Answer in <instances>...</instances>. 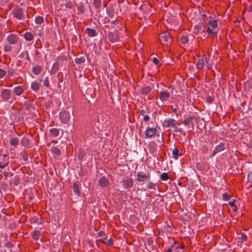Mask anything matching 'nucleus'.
<instances>
[{
  "label": "nucleus",
  "mask_w": 252,
  "mask_h": 252,
  "mask_svg": "<svg viewBox=\"0 0 252 252\" xmlns=\"http://www.w3.org/2000/svg\"><path fill=\"white\" fill-rule=\"evenodd\" d=\"M208 59H209L204 54L198 57V59L196 63L197 68L202 69L206 66L208 70L212 68V64L209 63Z\"/></svg>",
  "instance_id": "obj_1"
},
{
  "label": "nucleus",
  "mask_w": 252,
  "mask_h": 252,
  "mask_svg": "<svg viewBox=\"0 0 252 252\" xmlns=\"http://www.w3.org/2000/svg\"><path fill=\"white\" fill-rule=\"evenodd\" d=\"M207 25V33L209 34H211L213 36H216L219 30L218 21L216 20H209Z\"/></svg>",
  "instance_id": "obj_2"
},
{
  "label": "nucleus",
  "mask_w": 252,
  "mask_h": 252,
  "mask_svg": "<svg viewBox=\"0 0 252 252\" xmlns=\"http://www.w3.org/2000/svg\"><path fill=\"white\" fill-rule=\"evenodd\" d=\"M151 178V174L149 172H139L136 175V180L138 182L149 181Z\"/></svg>",
  "instance_id": "obj_3"
},
{
  "label": "nucleus",
  "mask_w": 252,
  "mask_h": 252,
  "mask_svg": "<svg viewBox=\"0 0 252 252\" xmlns=\"http://www.w3.org/2000/svg\"><path fill=\"white\" fill-rule=\"evenodd\" d=\"M176 125V121L175 119L172 118H168L165 119L162 123V126L166 127H175Z\"/></svg>",
  "instance_id": "obj_4"
},
{
  "label": "nucleus",
  "mask_w": 252,
  "mask_h": 252,
  "mask_svg": "<svg viewBox=\"0 0 252 252\" xmlns=\"http://www.w3.org/2000/svg\"><path fill=\"white\" fill-rule=\"evenodd\" d=\"M14 17L18 20H21L24 17L23 9L20 7L15 8L13 10Z\"/></svg>",
  "instance_id": "obj_5"
},
{
  "label": "nucleus",
  "mask_w": 252,
  "mask_h": 252,
  "mask_svg": "<svg viewBox=\"0 0 252 252\" xmlns=\"http://www.w3.org/2000/svg\"><path fill=\"white\" fill-rule=\"evenodd\" d=\"M198 120V118L194 115L189 116L183 121V123L186 126H189L190 124L193 125V122H197Z\"/></svg>",
  "instance_id": "obj_6"
},
{
  "label": "nucleus",
  "mask_w": 252,
  "mask_h": 252,
  "mask_svg": "<svg viewBox=\"0 0 252 252\" xmlns=\"http://www.w3.org/2000/svg\"><path fill=\"white\" fill-rule=\"evenodd\" d=\"M225 149V144L223 143H220L218 145L215 147L213 150L211 157H214L217 153H219Z\"/></svg>",
  "instance_id": "obj_7"
},
{
  "label": "nucleus",
  "mask_w": 252,
  "mask_h": 252,
  "mask_svg": "<svg viewBox=\"0 0 252 252\" xmlns=\"http://www.w3.org/2000/svg\"><path fill=\"white\" fill-rule=\"evenodd\" d=\"M108 39L109 41L114 43L119 40V33L117 31L109 32L108 34Z\"/></svg>",
  "instance_id": "obj_8"
},
{
  "label": "nucleus",
  "mask_w": 252,
  "mask_h": 252,
  "mask_svg": "<svg viewBox=\"0 0 252 252\" xmlns=\"http://www.w3.org/2000/svg\"><path fill=\"white\" fill-rule=\"evenodd\" d=\"M157 132V129L156 127H148L145 131V137L146 138H150L153 136L155 135Z\"/></svg>",
  "instance_id": "obj_9"
},
{
  "label": "nucleus",
  "mask_w": 252,
  "mask_h": 252,
  "mask_svg": "<svg viewBox=\"0 0 252 252\" xmlns=\"http://www.w3.org/2000/svg\"><path fill=\"white\" fill-rule=\"evenodd\" d=\"M60 117L62 122L66 124L69 121L70 116L69 112L64 111L60 113Z\"/></svg>",
  "instance_id": "obj_10"
},
{
  "label": "nucleus",
  "mask_w": 252,
  "mask_h": 252,
  "mask_svg": "<svg viewBox=\"0 0 252 252\" xmlns=\"http://www.w3.org/2000/svg\"><path fill=\"white\" fill-rule=\"evenodd\" d=\"M158 38L160 41L163 44L170 39V35L168 32H163L159 34Z\"/></svg>",
  "instance_id": "obj_11"
},
{
  "label": "nucleus",
  "mask_w": 252,
  "mask_h": 252,
  "mask_svg": "<svg viewBox=\"0 0 252 252\" xmlns=\"http://www.w3.org/2000/svg\"><path fill=\"white\" fill-rule=\"evenodd\" d=\"M11 91L8 89H4L1 92V97L5 101L8 100L11 97Z\"/></svg>",
  "instance_id": "obj_12"
},
{
  "label": "nucleus",
  "mask_w": 252,
  "mask_h": 252,
  "mask_svg": "<svg viewBox=\"0 0 252 252\" xmlns=\"http://www.w3.org/2000/svg\"><path fill=\"white\" fill-rule=\"evenodd\" d=\"M123 185L125 189H128L131 188L133 186V180L132 178H127L123 180Z\"/></svg>",
  "instance_id": "obj_13"
},
{
  "label": "nucleus",
  "mask_w": 252,
  "mask_h": 252,
  "mask_svg": "<svg viewBox=\"0 0 252 252\" xmlns=\"http://www.w3.org/2000/svg\"><path fill=\"white\" fill-rule=\"evenodd\" d=\"M21 144L23 146L27 148H31L33 146V144L32 142L28 137H23L22 138Z\"/></svg>",
  "instance_id": "obj_14"
},
{
  "label": "nucleus",
  "mask_w": 252,
  "mask_h": 252,
  "mask_svg": "<svg viewBox=\"0 0 252 252\" xmlns=\"http://www.w3.org/2000/svg\"><path fill=\"white\" fill-rule=\"evenodd\" d=\"M6 39L10 44H15L18 41V36L16 34L11 33L7 36Z\"/></svg>",
  "instance_id": "obj_15"
},
{
  "label": "nucleus",
  "mask_w": 252,
  "mask_h": 252,
  "mask_svg": "<svg viewBox=\"0 0 252 252\" xmlns=\"http://www.w3.org/2000/svg\"><path fill=\"white\" fill-rule=\"evenodd\" d=\"M170 96V94L169 92L166 91H161L159 94V98L162 101H167L169 100Z\"/></svg>",
  "instance_id": "obj_16"
},
{
  "label": "nucleus",
  "mask_w": 252,
  "mask_h": 252,
  "mask_svg": "<svg viewBox=\"0 0 252 252\" xmlns=\"http://www.w3.org/2000/svg\"><path fill=\"white\" fill-rule=\"evenodd\" d=\"M109 184L108 179L104 176L98 180V184L101 188H106L109 186Z\"/></svg>",
  "instance_id": "obj_17"
},
{
  "label": "nucleus",
  "mask_w": 252,
  "mask_h": 252,
  "mask_svg": "<svg viewBox=\"0 0 252 252\" xmlns=\"http://www.w3.org/2000/svg\"><path fill=\"white\" fill-rule=\"evenodd\" d=\"M9 163V159L7 155L2 156V160L0 161V168H4L6 167Z\"/></svg>",
  "instance_id": "obj_18"
},
{
  "label": "nucleus",
  "mask_w": 252,
  "mask_h": 252,
  "mask_svg": "<svg viewBox=\"0 0 252 252\" xmlns=\"http://www.w3.org/2000/svg\"><path fill=\"white\" fill-rule=\"evenodd\" d=\"M13 92L16 95H20L24 92L23 88L21 86H17L13 89Z\"/></svg>",
  "instance_id": "obj_19"
},
{
  "label": "nucleus",
  "mask_w": 252,
  "mask_h": 252,
  "mask_svg": "<svg viewBox=\"0 0 252 252\" xmlns=\"http://www.w3.org/2000/svg\"><path fill=\"white\" fill-rule=\"evenodd\" d=\"M30 221L31 223H35L40 224L42 223V220L40 217L33 216L30 218Z\"/></svg>",
  "instance_id": "obj_20"
},
{
  "label": "nucleus",
  "mask_w": 252,
  "mask_h": 252,
  "mask_svg": "<svg viewBox=\"0 0 252 252\" xmlns=\"http://www.w3.org/2000/svg\"><path fill=\"white\" fill-rule=\"evenodd\" d=\"M85 33H87L89 37H91L95 36L96 34L95 30L89 28L85 30Z\"/></svg>",
  "instance_id": "obj_21"
},
{
  "label": "nucleus",
  "mask_w": 252,
  "mask_h": 252,
  "mask_svg": "<svg viewBox=\"0 0 252 252\" xmlns=\"http://www.w3.org/2000/svg\"><path fill=\"white\" fill-rule=\"evenodd\" d=\"M40 83L37 81H33L31 84V89L34 92H38L40 88Z\"/></svg>",
  "instance_id": "obj_22"
},
{
  "label": "nucleus",
  "mask_w": 252,
  "mask_h": 252,
  "mask_svg": "<svg viewBox=\"0 0 252 252\" xmlns=\"http://www.w3.org/2000/svg\"><path fill=\"white\" fill-rule=\"evenodd\" d=\"M19 143V139L17 137H12L9 141L10 145L13 147H17Z\"/></svg>",
  "instance_id": "obj_23"
},
{
  "label": "nucleus",
  "mask_w": 252,
  "mask_h": 252,
  "mask_svg": "<svg viewBox=\"0 0 252 252\" xmlns=\"http://www.w3.org/2000/svg\"><path fill=\"white\" fill-rule=\"evenodd\" d=\"M51 152L54 156L58 157L61 155L60 150L56 147H52L51 148Z\"/></svg>",
  "instance_id": "obj_24"
},
{
  "label": "nucleus",
  "mask_w": 252,
  "mask_h": 252,
  "mask_svg": "<svg viewBox=\"0 0 252 252\" xmlns=\"http://www.w3.org/2000/svg\"><path fill=\"white\" fill-rule=\"evenodd\" d=\"M32 237L34 240H37L39 239L41 232L38 230H34L33 231L32 234Z\"/></svg>",
  "instance_id": "obj_25"
},
{
  "label": "nucleus",
  "mask_w": 252,
  "mask_h": 252,
  "mask_svg": "<svg viewBox=\"0 0 252 252\" xmlns=\"http://www.w3.org/2000/svg\"><path fill=\"white\" fill-rule=\"evenodd\" d=\"M24 37L27 41H30L33 39V35L31 32H26L24 35Z\"/></svg>",
  "instance_id": "obj_26"
},
{
  "label": "nucleus",
  "mask_w": 252,
  "mask_h": 252,
  "mask_svg": "<svg viewBox=\"0 0 252 252\" xmlns=\"http://www.w3.org/2000/svg\"><path fill=\"white\" fill-rule=\"evenodd\" d=\"M179 156H181V154L179 153L178 149L175 147L172 151V158L175 159H177Z\"/></svg>",
  "instance_id": "obj_27"
},
{
  "label": "nucleus",
  "mask_w": 252,
  "mask_h": 252,
  "mask_svg": "<svg viewBox=\"0 0 252 252\" xmlns=\"http://www.w3.org/2000/svg\"><path fill=\"white\" fill-rule=\"evenodd\" d=\"M41 70H42V68L39 65L34 66L32 68V72L36 75L39 74L40 73Z\"/></svg>",
  "instance_id": "obj_28"
},
{
  "label": "nucleus",
  "mask_w": 252,
  "mask_h": 252,
  "mask_svg": "<svg viewBox=\"0 0 252 252\" xmlns=\"http://www.w3.org/2000/svg\"><path fill=\"white\" fill-rule=\"evenodd\" d=\"M152 90L150 87H145L142 88L141 93L144 95H148L151 94Z\"/></svg>",
  "instance_id": "obj_29"
},
{
  "label": "nucleus",
  "mask_w": 252,
  "mask_h": 252,
  "mask_svg": "<svg viewBox=\"0 0 252 252\" xmlns=\"http://www.w3.org/2000/svg\"><path fill=\"white\" fill-rule=\"evenodd\" d=\"M50 134L52 137H57L59 134V131L58 129L53 128L50 129Z\"/></svg>",
  "instance_id": "obj_30"
},
{
  "label": "nucleus",
  "mask_w": 252,
  "mask_h": 252,
  "mask_svg": "<svg viewBox=\"0 0 252 252\" xmlns=\"http://www.w3.org/2000/svg\"><path fill=\"white\" fill-rule=\"evenodd\" d=\"M73 191L74 193L77 195H80V191L79 190V188L78 185L76 183H74L73 185Z\"/></svg>",
  "instance_id": "obj_31"
},
{
  "label": "nucleus",
  "mask_w": 252,
  "mask_h": 252,
  "mask_svg": "<svg viewBox=\"0 0 252 252\" xmlns=\"http://www.w3.org/2000/svg\"><path fill=\"white\" fill-rule=\"evenodd\" d=\"M93 4L95 8L99 9L101 6V0H94Z\"/></svg>",
  "instance_id": "obj_32"
},
{
  "label": "nucleus",
  "mask_w": 252,
  "mask_h": 252,
  "mask_svg": "<svg viewBox=\"0 0 252 252\" xmlns=\"http://www.w3.org/2000/svg\"><path fill=\"white\" fill-rule=\"evenodd\" d=\"M19 57L20 58H25L29 61H30L31 60L29 53L27 51H25L24 52L21 53Z\"/></svg>",
  "instance_id": "obj_33"
},
{
  "label": "nucleus",
  "mask_w": 252,
  "mask_h": 252,
  "mask_svg": "<svg viewBox=\"0 0 252 252\" xmlns=\"http://www.w3.org/2000/svg\"><path fill=\"white\" fill-rule=\"evenodd\" d=\"M44 21V19L43 17L38 16L36 17L35 19V22L37 24H41Z\"/></svg>",
  "instance_id": "obj_34"
},
{
  "label": "nucleus",
  "mask_w": 252,
  "mask_h": 252,
  "mask_svg": "<svg viewBox=\"0 0 252 252\" xmlns=\"http://www.w3.org/2000/svg\"><path fill=\"white\" fill-rule=\"evenodd\" d=\"M180 41L183 44H186L189 41V38L187 35H182L180 38Z\"/></svg>",
  "instance_id": "obj_35"
},
{
  "label": "nucleus",
  "mask_w": 252,
  "mask_h": 252,
  "mask_svg": "<svg viewBox=\"0 0 252 252\" xmlns=\"http://www.w3.org/2000/svg\"><path fill=\"white\" fill-rule=\"evenodd\" d=\"M160 178L163 181H167L169 178V176L167 173L163 172L160 174Z\"/></svg>",
  "instance_id": "obj_36"
},
{
  "label": "nucleus",
  "mask_w": 252,
  "mask_h": 252,
  "mask_svg": "<svg viewBox=\"0 0 252 252\" xmlns=\"http://www.w3.org/2000/svg\"><path fill=\"white\" fill-rule=\"evenodd\" d=\"M85 61L84 57H82L81 58H77L75 59V62L77 64H80L82 63H84Z\"/></svg>",
  "instance_id": "obj_37"
},
{
  "label": "nucleus",
  "mask_w": 252,
  "mask_h": 252,
  "mask_svg": "<svg viewBox=\"0 0 252 252\" xmlns=\"http://www.w3.org/2000/svg\"><path fill=\"white\" fill-rule=\"evenodd\" d=\"M156 186H157L156 184L153 183L152 182H150L147 186V188L149 189H155Z\"/></svg>",
  "instance_id": "obj_38"
},
{
  "label": "nucleus",
  "mask_w": 252,
  "mask_h": 252,
  "mask_svg": "<svg viewBox=\"0 0 252 252\" xmlns=\"http://www.w3.org/2000/svg\"><path fill=\"white\" fill-rule=\"evenodd\" d=\"M6 74V71L3 69L0 68V79L4 77Z\"/></svg>",
  "instance_id": "obj_39"
},
{
  "label": "nucleus",
  "mask_w": 252,
  "mask_h": 252,
  "mask_svg": "<svg viewBox=\"0 0 252 252\" xmlns=\"http://www.w3.org/2000/svg\"><path fill=\"white\" fill-rule=\"evenodd\" d=\"M248 181L251 184L250 186L252 185V171L250 172L248 175Z\"/></svg>",
  "instance_id": "obj_40"
},
{
  "label": "nucleus",
  "mask_w": 252,
  "mask_h": 252,
  "mask_svg": "<svg viewBox=\"0 0 252 252\" xmlns=\"http://www.w3.org/2000/svg\"><path fill=\"white\" fill-rule=\"evenodd\" d=\"M12 47L9 45H6L4 46L3 50L5 52H9L11 50Z\"/></svg>",
  "instance_id": "obj_41"
},
{
  "label": "nucleus",
  "mask_w": 252,
  "mask_h": 252,
  "mask_svg": "<svg viewBox=\"0 0 252 252\" xmlns=\"http://www.w3.org/2000/svg\"><path fill=\"white\" fill-rule=\"evenodd\" d=\"M222 199L224 201H227L230 199V196L227 193H224L222 194Z\"/></svg>",
  "instance_id": "obj_42"
},
{
  "label": "nucleus",
  "mask_w": 252,
  "mask_h": 252,
  "mask_svg": "<svg viewBox=\"0 0 252 252\" xmlns=\"http://www.w3.org/2000/svg\"><path fill=\"white\" fill-rule=\"evenodd\" d=\"M7 73L8 75H10L11 76H13L14 74V71L13 68H8L7 69Z\"/></svg>",
  "instance_id": "obj_43"
},
{
  "label": "nucleus",
  "mask_w": 252,
  "mask_h": 252,
  "mask_svg": "<svg viewBox=\"0 0 252 252\" xmlns=\"http://www.w3.org/2000/svg\"><path fill=\"white\" fill-rule=\"evenodd\" d=\"M107 14L109 15V17H113L114 16V13L111 10V8H109V9H108L107 10Z\"/></svg>",
  "instance_id": "obj_44"
},
{
  "label": "nucleus",
  "mask_w": 252,
  "mask_h": 252,
  "mask_svg": "<svg viewBox=\"0 0 252 252\" xmlns=\"http://www.w3.org/2000/svg\"><path fill=\"white\" fill-rule=\"evenodd\" d=\"M44 85L46 87H48L49 86V80L48 77H46L44 80Z\"/></svg>",
  "instance_id": "obj_45"
},
{
  "label": "nucleus",
  "mask_w": 252,
  "mask_h": 252,
  "mask_svg": "<svg viewBox=\"0 0 252 252\" xmlns=\"http://www.w3.org/2000/svg\"><path fill=\"white\" fill-rule=\"evenodd\" d=\"M174 128V131L175 132H180L182 133V129L181 128L177 127L176 126L175 127H173Z\"/></svg>",
  "instance_id": "obj_46"
},
{
  "label": "nucleus",
  "mask_w": 252,
  "mask_h": 252,
  "mask_svg": "<svg viewBox=\"0 0 252 252\" xmlns=\"http://www.w3.org/2000/svg\"><path fill=\"white\" fill-rule=\"evenodd\" d=\"M106 244L108 246H111L113 245V241L111 238L107 240Z\"/></svg>",
  "instance_id": "obj_47"
},
{
  "label": "nucleus",
  "mask_w": 252,
  "mask_h": 252,
  "mask_svg": "<svg viewBox=\"0 0 252 252\" xmlns=\"http://www.w3.org/2000/svg\"><path fill=\"white\" fill-rule=\"evenodd\" d=\"M146 113H147V111L144 109H141V110H139L140 115H141L143 117L144 115H146Z\"/></svg>",
  "instance_id": "obj_48"
},
{
  "label": "nucleus",
  "mask_w": 252,
  "mask_h": 252,
  "mask_svg": "<svg viewBox=\"0 0 252 252\" xmlns=\"http://www.w3.org/2000/svg\"><path fill=\"white\" fill-rule=\"evenodd\" d=\"M150 120V117L149 115H146L143 116V120L145 122H148Z\"/></svg>",
  "instance_id": "obj_49"
},
{
  "label": "nucleus",
  "mask_w": 252,
  "mask_h": 252,
  "mask_svg": "<svg viewBox=\"0 0 252 252\" xmlns=\"http://www.w3.org/2000/svg\"><path fill=\"white\" fill-rule=\"evenodd\" d=\"M235 203H236V201L235 200L232 201H230L228 204H229V205L231 207H234L235 206Z\"/></svg>",
  "instance_id": "obj_50"
},
{
  "label": "nucleus",
  "mask_w": 252,
  "mask_h": 252,
  "mask_svg": "<svg viewBox=\"0 0 252 252\" xmlns=\"http://www.w3.org/2000/svg\"><path fill=\"white\" fill-rule=\"evenodd\" d=\"M241 238L242 239V240H243V241H247V236L246 234L243 233L242 235H241Z\"/></svg>",
  "instance_id": "obj_51"
},
{
  "label": "nucleus",
  "mask_w": 252,
  "mask_h": 252,
  "mask_svg": "<svg viewBox=\"0 0 252 252\" xmlns=\"http://www.w3.org/2000/svg\"><path fill=\"white\" fill-rule=\"evenodd\" d=\"M107 238H103L102 239H100L98 240V241H100L103 243L106 244L107 242Z\"/></svg>",
  "instance_id": "obj_52"
},
{
  "label": "nucleus",
  "mask_w": 252,
  "mask_h": 252,
  "mask_svg": "<svg viewBox=\"0 0 252 252\" xmlns=\"http://www.w3.org/2000/svg\"><path fill=\"white\" fill-rule=\"evenodd\" d=\"M153 62L156 64H158V60L157 58H154L153 59Z\"/></svg>",
  "instance_id": "obj_53"
},
{
  "label": "nucleus",
  "mask_w": 252,
  "mask_h": 252,
  "mask_svg": "<svg viewBox=\"0 0 252 252\" xmlns=\"http://www.w3.org/2000/svg\"><path fill=\"white\" fill-rule=\"evenodd\" d=\"M194 30L196 32H199L200 31V28L199 26H195L194 27Z\"/></svg>",
  "instance_id": "obj_54"
},
{
  "label": "nucleus",
  "mask_w": 252,
  "mask_h": 252,
  "mask_svg": "<svg viewBox=\"0 0 252 252\" xmlns=\"http://www.w3.org/2000/svg\"><path fill=\"white\" fill-rule=\"evenodd\" d=\"M176 244V242L174 241V243L170 246L169 248L173 250Z\"/></svg>",
  "instance_id": "obj_55"
},
{
  "label": "nucleus",
  "mask_w": 252,
  "mask_h": 252,
  "mask_svg": "<svg viewBox=\"0 0 252 252\" xmlns=\"http://www.w3.org/2000/svg\"><path fill=\"white\" fill-rule=\"evenodd\" d=\"M9 174V173L7 172H4L3 173V176L5 177V179H6L8 177Z\"/></svg>",
  "instance_id": "obj_56"
},
{
  "label": "nucleus",
  "mask_w": 252,
  "mask_h": 252,
  "mask_svg": "<svg viewBox=\"0 0 252 252\" xmlns=\"http://www.w3.org/2000/svg\"><path fill=\"white\" fill-rule=\"evenodd\" d=\"M98 234L99 236L101 237L104 235V232L102 231H100L98 233Z\"/></svg>",
  "instance_id": "obj_57"
},
{
  "label": "nucleus",
  "mask_w": 252,
  "mask_h": 252,
  "mask_svg": "<svg viewBox=\"0 0 252 252\" xmlns=\"http://www.w3.org/2000/svg\"><path fill=\"white\" fill-rule=\"evenodd\" d=\"M184 248H185V246L184 245H182L180 246L176 247V249H183Z\"/></svg>",
  "instance_id": "obj_58"
},
{
  "label": "nucleus",
  "mask_w": 252,
  "mask_h": 252,
  "mask_svg": "<svg viewBox=\"0 0 252 252\" xmlns=\"http://www.w3.org/2000/svg\"><path fill=\"white\" fill-rule=\"evenodd\" d=\"M172 250L170 249L169 248L167 250L168 252H172Z\"/></svg>",
  "instance_id": "obj_59"
},
{
  "label": "nucleus",
  "mask_w": 252,
  "mask_h": 252,
  "mask_svg": "<svg viewBox=\"0 0 252 252\" xmlns=\"http://www.w3.org/2000/svg\"><path fill=\"white\" fill-rule=\"evenodd\" d=\"M106 5H107V4H106V3H103V6H104V7H106Z\"/></svg>",
  "instance_id": "obj_60"
},
{
  "label": "nucleus",
  "mask_w": 252,
  "mask_h": 252,
  "mask_svg": "<svg viewBox=\"0 0 252 252\" xmlns=\"http://www.w3.org/2000/svg\"><path fill=\"white\" fill-rule=\"evenodd\" d=\"M52 142L54 143H57V141H53Z\"/></svg>",
  "instance_id": "obj_61"
},
{
  "label": "nucleus",
  "mask_w": 252,
  "mask_h": 252,
  "mask_svg": "<svg viewBox=\"0 0 252 252\" xmlns=\"http://www.w3.org/2000/svg\"><path fill=\"white\" fill-rule=\"evenodd\" d=\"M194 0L196 1H197V2L200 1V0Z\"/></svg>",
  "instance_id": "obj_62"
},
{
  "label": "nucleus",
  "mask_w": 252,
  "mask_h": 252,
  "mask_svg": "<svg viewBox=\"0 0 252 252\" xmlns=\"http://www.w3.org/2000/svg\"><path fill=\"white\" fill-rule=\"evenodd\" d=\"M234 212H236V209H235L234 210Z\"/></svg>",
  "instance_id": "obj_63"
},
{
  "label": "nucleus",
  "mask_w": 252,
  "mask_h": 252,
  "mask_svg": "<svg viewBox=\"0 0 252 252\" xmlns=\"http://www.w3.org/2000/svg\"><path fill=\"white\" fill-rule=\"evenodd\" d=\"M25 155H26V158H27L28 157V155L26 154H25Z\"/></svg>",
  "instance_id": "obj_64"
}]
</instances>
